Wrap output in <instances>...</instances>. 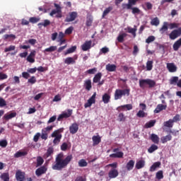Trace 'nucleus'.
I'll return each mask as SVG.
<instances>
[{"label":"nucleus","instance_id":"1","mask_svg":"<svg viewBox=\"0 0 181 181\" xmlns=\"http://www.w3.org/2000/svg\"><path fill=\"white\" fill-rule=\"evenodd\" d=\"M64 158V155L62 153L57 156L55 162L52 165L53 170H63L73 160V155H69L65 158Z\"/></svg>","mask_w":181,"mask_h":181},{"label":"nucleus","instance_id":"2","mask_svg":"<svg viewBox=\"0 0 181 181\" xmlns=\"http://www.w3.org/2000/svg\"><path fill=\"white\" fill-rule=\"evenodd\" d=\"M106 168H111V169L108 172V177L109 179H115L118 177L119 173L117 168H118V163L115 162L113 163H110L106 165Z\"/></svg>","mask_w":181,"mask_h":181},{"label":"nucleus","instance_id":"3","mask_svg":"<svg viewBox=\"0 0 181 181\" xmlns=\"http://www.w3.org/2000/svg\"><path fill=\"white\" fill-rule=\"evenodd\" d=\"M139 87L140 88H146L148 86V88H153L155 86H156V82L152 79H140L139 81Z\"/></svg>","mask_w":181,"mask_h":181},{"label":"nucleus","instance_id":"4","mask_svg":"<svg viewBox=\"0 0 181 181\" xmlns=\"http://www.w3.org/2000/svg\"><path fill=\"white\" fill-rule=\"evenodd\" d=\"M62 132H63V130L62 129L54 130L52 134L51 137L54 138L53 140L54 145H59L60 143V139H62Z\"/></svg>","mask_w":181,"mask_h":181},{"label":"nucleus","instance_id":"5","mask_svg":"<svg viewBox=\"0 0 181 181\" xmlns=\"http://www.w3.org/2000/svg\"><path fill=\"white\" fill-rule=\"evenodd\" d=\"M129 89H117L115 92V100H121L122 95H129Z\"/></svg>","mask_w":181,"mask_h":181},{"label":"nucleus","instance_id":"6","mask_svg":"<svg viewBox=\"0 0 181 181\" xmlns=\"http://www.w3.org/2000/svg\"><path fill=\"white\" fill-rule=\"evenodd\" d=\"M168 36L170 40H175L177 39V37H180V36H181V27L171 31Z\"/></svg>","mask_w":181,"mask_h":181},{"label":"nucleus","instance_id":"7","mask_svg":"<svg viewBox=\"0 0 181 181\" xmlns=\"http://www.w3.org/2000/svg\"><path fill=\"white\" fill-rule=\"evenodd\" d=\"M139 0H128V4L123 3L122 4V9H132L134 5H136V2Z\"/></svg>","mask_w":181,"mask_h":181},{"label":"nucleus","instance_id":"8","mask_svg":"<svg viewBox=\"0 0 181 181\" xmlns=\"http://www.w3.org/2000/svg\"><path fill=\"white\" fill-rule=\"evenodd\" d=\"M97 96V93H94L93 95L88 100V102L85 103V108H88L93 105V104H95V97Z\"/></svg>","mask_w":181,"mask_h":181},{"label":"nucleus","instance_id":"9","mask_svg":"<svg viewBox=\"0 0 181 181\" xmlns=\"http://www.w3.org/2000/svg\"><path fill=\"white\" fill-rule=\"evenodd\" d=\"M77 16H78L77 11L70 12L69 13V16L66 18L65 22H73L74 21H76V19L77 18Z\"/></svg>","mask_w":181,"mask_h":181},{"label":"nucleus","instance_id":"10","mask_svg":"<svg viewBox=\"0 0 181 181\" xmlns=\"http://www.w3.org/2000/svg\"><path fill=\"white\" fill-rule=\"evenodd\" d=\"M71 114H73V110L69 109L67 112H63L59 115L57 121H62L64 118H70V117H71Z\"/></svg>","mask_w":181,"mask_h":181},{"label":"nucleus","instance_id":"11","mask_svg":"<svg viewBox=\"0 0 181 181\" xmlns=\"http://www.w3.org/2000/svg\"><path fill=\"white\" fill-rule=\"evenodd\" d=\"M46 172H47V167H46V165H42L35 170V175L37 177L42 176V175H45Z\"/></svg>","mask_w":181,"mask_h":181},{"label":"nucleus","instance_id":"12","mask_svg":"<svg viewBox=\"0 0 181 181\" xmlns=\"http://www.w3.org/2000/svg\"><path fill=\"white\" fill-rule=\"evenodd\" d=\"M168 108V105L158 104L154 110V114H159L160 111H163Z\"/></svg>","mask_w":181,"mask_h":181},{"label":"nucleus","instance_id":"13","mask_svg":"<svg viewBox=\"0 0 181 181\" xmlns=\"http://www.w3.org/2000/svg\"><path fill=\"white\" fill-rule=\"evenodd\" d=\"M36 57V51L33 50L29 54V55L27 57V62L28 63H35V57Z\"/></svg>","mask_w":181,"mask_h":181},{"label":"nucleus","instance_id":"14","mask_svg":"<svg viewBox=\"0 0 181 181\" xmlns=\"http://www.w3.org/2000/svg\"><path fill=\"white\" fill-rule=\"evenodd\" d=\"M93 42L91 40L86 41L82 45L81 49L83 52H87V50H90L91 49V45Z\"/></svg>","mask_w":181,"mask_h":181},{"label":"nucleus","instance_id":"15","mask_svg":"<svg viewBox=\"0 0 181 181\" xmlns=\"http://www.w3.org/2000/svg\"><path fill=\"white\" fill-rule=\"evenodd\" d=\"M167 69L170 73H176L177 71V66L173 63H167Z\"/></svg>","mask_w":181,"mask_h":181},{"label":"nucleus","instance_id":"16","mask_svg":"<svg viewBox=\"0 0 181 181\" xmlns=\"http://www.w3.org/2000/svg\"><path fill=\"white\" fill-rule=\"evenodd\" d=\"M77 131H78V124L77 123H74L69 127V132L72 135L77 134Z\"/></svg>","mask_w":181,"mask_h":181},{"label":"nucleus","instance_id":"17","mask_svg":"<svg viewBox=\"0 0 181 181\" xmlns=\"http://www.w3.org/2000/svg\"><path fill=\"white\" fill-rule=\"evenodd\" d=\"M16 178L17 181H23L25 180V173L18 170L16 173Z\"/></svg>","mask_w":181,"mask_h":181},{"label":"nucleus","instance_id":"18","mask_svg":"<svg viewBox=\"0 0 181 181\" xmlns=\"http://www.w3.org/2000/svg\"><path fill=\"white\" fill-rule=\"evenodd\" d=\"M15 39H16V35L13 34H6L3 36V40L8 42H12V40H15Z\"/></svg>","mask_w":181,"mask_h":181},{"label":"nucleus","instance_id":"19","mask_svg":"<svg viewBox=\"0 0 181 181\" xmlns=\"http://www.w3.org/2000/svg\"><path fill=\"white\" fill-rule=\"evenodd\" d=\"M54 8H56V9H54L51 11V13H49L50 16H54V15H56V13L62 12V7H60L59 4L55 3L54 4Z\"/></svg>","mask_w":181,"mask_h":181},{"label":"nucleus","instance_id":"20","mask_svg":"<svg viewBox=\"0 0 181 181\" xmlns=\"http://www.w3.org/2000/svg\"><path fill=\"white\" fill-rule=\"evenodd\" d=\"M76 60H77V55H76L74 58L71 57L66 58L64 60V63L65 64L68 65L74 64L76 63Z\"/></svg>","mask_w":181,"mask_h":181},{"label":"nucleus","instance_id":"21","mask_svg":"<svg viewBox=\"0 0 181 181\" xmlns=\"http://www.w3.org/2000/svg\"><path fill=\"white\" fill-rule=\"evenodd\" d=\"M124 30H127L128 33L132 34L134 37H136V25H134V28L127 27V28L124 29Z\"/></svg>","mask_w":181,"mask_h":181},{"label":"nucleus","instance_id":"22","mask_svg":"<svg viewBox=\"0 0 181 181\" xmlns=\"http://www.w3.org/2000/svg\"><path fill=\"white\" fill-rule=\"evenodd\" d=\"M136 169H142V168H145V160L141 159V160H139L136 163V165H135Z\"/></svg>","mask_w":181,"mask_h":181},{"label":"nucleus","instance_id":"23","mask_svg":"<svg viewBox=\"0 0 181 181\" xmlns=\"http://www.w3.org/2000/svg\"><path fill=\"white\" fill-rule=\"evenodd\" d=\"M181 47V38L178 39L173 45V49L175 52H177Z\"/></svg>","mask_w":181,"mask_h":181},{"label":"nucleus","instance_id":"24","mask_svg":"<svg viewBox=\"0 0 181 181\" xmlns=\"http://www.w3.org/2000/svg\"><path fill=\"white\" fill-rule=\"evenodd\" d=\"M92 140H93V146H95L101 142V136H100L99 135L93 136L92 137Z\"/></svg>","mask_w":181,"mask_h":181},{"label":"nucleus","instance_id":"25","mask_svg":"<svg viewBox=\"0 0 181 181\" xmlns=\"http://www.w3.org/2000/svg\"><path fill=\"white\" fill-rule=\"evenodd\" d=\"M83 86L85 87L87 91H90L91 88H93V86L91 85V79H87L84 81Z\"/></svg>","mask_w":181,"mask_h":181},{"label":"nucleus","instance_id":"26","mask_svg":"<svg viewBox=\"0 0 181 181\" xmlns=\"http://www.w3.org/2000/svg\"><path fill=\"white\" fill-rule=\"evenodd\" d=\"M102 100L104 103V104H108L110 101H111V95L108 93H105L102 96Z\"/></svg>","mask_w":181,"mask_h":181},{"label":"nucleus","instance_id":"27","mask_svg":"<svg viewBox=\"0 0 181 181\" xmlns=\"http://www.w3.org/2000/svg\"><path fill=\"white\" fill-rule=\"evenodd\" d=\"M134 166H135V161L134 160H130L126 165V169L128 171L132 170Z\"/></svg>","mask_w":181,"mask_h":181},{"label":"nucleus","instance_id":"28","mask_svg":"<svg viewBox=\"0 0 181 181\" xmlns=\"http://www.w3.org/2000/svg\"><path fill=\"white\" fill-rule=\"evenodd\" d=\"M168 26H169V23L164 22L163 26L160 28V32L161 35H163V33L167 32V30L169 29Z\"/></svg>","mask_w":181,"mask_h":181},{"label":"nucleus","instance_id":"29","mask_svg":"<svg viewBox=\"0 0 181 181\" xmlns=\"http://www.w3.org/2000/svg\"><path fill=\"white\" fill-rule=\"evenodd\" d=\"M160 162L158 161L154 163L151 167H150V171L151 172H155L158 168H160Z\"/></svg>","mask_w":181,"mask_h":181},{"label":"nucleus","instance_id":"30","mask_svg":"<svg viewBox=\"0 0 181 181\" xmlns=\"http://www.w3.org/2000/svg\"><path fill=\"white\" fill-rule=\"evenodd\" d=\"M160 141H161L162 144H166V142H169V141H172V135L168 134V135L162 136L160 138Z\"/></svg>","mask_w":181,"mask_h":181},{"label":"nucleus","instance_id":"31","mask_svg":"<svg viewBox=\"0 0 181 181\" xmlns=\"http://www.w3.org/2000/svg\"><path fill=\"white\" fill-rule=\"evenodd\" d=\"M106 70L107 71H110V72L115 71V70H117V65L107 64L106 65Z\"/></svg>","mask_w":181,"mask_h":181},{"label":"nucleus","instance_id":"32","mask_svg":"<svg viewBox=\"0 0 181 181\" xmlns=\"http://www.w3.org/2000/svg\"><path fill=\"white\" fill-rule=\"evenodd\" d=\"M16 117V112H11L9 115H4L3 117V119H6V121H9V119H12V118H15Z\"/></svg>","mask_w":181,"mask_h":181},{"label":"nucleus","instance_id":"33","mask_svg":"<svg viewBox=\"0 0 181 181\" xmlns=\"http://www.w3.org/2000/svg\"><path fill=\"white\" fill-rule=\"evenodd\" d=\"M103 77V74L101 72H99L95 75L93 77V81L95 83H97L101 80V78Z\"/></svg>","mask_w":181,"mask_h":181},{"label":"nucleus","instance_id":"34","mask_svg":"<svg viewBox=\"0 0 181 181\" xmlns=\"http://www.w3.org/2000/svg\"><path fill=\"white\" fill-rule=\"evenodd\" d=\"M44 163L45 160H43V158H42V156H37L36 160V168L42 166Z\"/></svg>","mask_w":181,"mask_h":181},{"label":"nucleus","instance_id":"35","mask_svg":"<svg viewBox=\"0 0 181 181\" xmlns=\"http://www.w3.org/2000/svg\"><path fill=\"white\" fill-rule=\"evenodd\" d=\"M52 155H53V147H49L44 155V158L45 159H47V158H50Z\"/></svg>","mask_w":181,"mask_h":181},{"label":"nucleus","instance_id":"36","mask_svg":"<svg viewBox=\"0 0 181 181\" xmlns=\"http://www.w3.org/2000/svg\"><path fill=\"white\" fill-rule=\"evenodd\" d=\"M93 16L88 15L86 16V26H88V27L91 26V25H93Z\"/></svg>","mask_w":181,"mask_h":181},{"label":"nucleus","instance_id":"37","mask_svg":"<svg viewBox=\"0 0 181 181\" xmlns=\"http://www.w3.org/2000/svg\"><path fill=\"white\" fill-rule=\"evenodd\" d=\"M150 139L153 142V144H159V136L155 134L151 135Z\"/></svg>","mask_w":181,"mask_h":181},{"label":"nucleus","instance_id":"38","mask_svg":"<svg viewBox=\"0 0 181 181\" xmlns=\"http://www.w3.org/2000/svg\"><path fill=\"white\" fill-rule=\"evenodd\" d=\"M155 124H156V119L150 120L148 122L146 123L145 128H152V127H155Z\"/></svg>","mask_w":181,"mask_h":181},{"label":"nucleus","instance_id":"39","mask_svg":"<svg viewBox=\"0 0 181 181\" xmlns=\"http://www.w3.org/2000/svg\"><path fill=\"white\" fill-rule=\"evenodd\" d=\"M127 36H128V34L123 33L119 35V36L117 37V41L119 43H122V42H124V38L127 37Z\"/></svg>","mask_w":181,"mask_h":181},{"label":"nucleus","instance_id":"40","mask_svg":"<svg viewBox=\"0 0 181 181\" xmlns=\"http://www.w3.org/2000/svg\"><path fill=\"white\" fill-rule=\"evenodd\" d=\"M56 50H57V46H51L48 48H46L43 52L44 53H46V52H48V53H52V52H56Z\"/></svg>","mask_w":181,"mask_h":181},{"label":"nucleus","instance_id":"41","mask_svg":"<svg viewBox=\"0 0 181 181\" xmlns=\"http://www.w3.org/2000/svg\"><path fill=\"white\" fill-rule=\"evenodd\" d=\"M112 9H113L112 6H109L106 8L103 13L102 18H105V16H107V15H108V13H110V12H111Z\"/></svg>","mask_w":181,"mask_h":181},{"label":"nucleus","instance_id":"42","mask_svg":"<svg viewBox=\"0 0 181 181\" xmlns=\"http://www.w3.org/2000/svg\"><path fill=\"white\" fill-rule=\"evenodd\" d=\"M178 81H179V77H177V76H173L170 79V84H171L173 86H176V84H177Z\"/></svg>","mask_w":181,"mask_h":181},{"label":"nucleus","instance_id":"43","mask_svg":"<svg viewBox=\"0 0 181 181\" xmlns=\"http://www.w3.org/2000/svg\"><path fill=\"white\" fill-rule=\"evenodd\" d=\"M156 178L158 179V180H160L163 179V170H160L156 173Z\"/></svg>","mask_w":181,"mask_h":181},{"label":"nucleus","instance_id":"44","mask_svg":"<svg viewBox=\"0 0 181 181\" xmlns=\"http://www.w3.org/2000/svg\"><path fill=\"white\" fill-rule=\"evenodd\" d=\"M159 23H160V21H159V18H158V17L153 18L151 22V25L153 26H159Z\"/></svg>","mask_w":181,"mask_h":181},{"label":"nucleus","instance_id":"45","mask_svg":"<svg viewBox=\"0 0 181 181\" xmlns=\"http://www.w3.org/2000/svg\"><path fill=\"white\" fill-rule=\"evenodd\" d=\"M158 146L155 145V144H152L148 149V153H153V152H155V151H158Z\"/></svg>","mask_w":181,"mask_h":181},{"label":"nucleus","instance_id":"46","mask_svg":"<svg viewBox=\"0 0 181 181\" xmlns=\"http://www.w3.org/2000/svg\"><path fill=\"white\" fill-rule=\"evenodd\" d=\"M28 155V152L26 151H18L15 153V158H21V156H26Z\"/></svg>","mask_w":181,"mask_h":181},{"label":"nucleus","instance_id":"47","mask_svg":"<svg viewBox=\"0 0 181 181\" xmlns=\"http://www.w3.org/2000/svg\"><path fill=\"white\" fill-rule=\"evenodd\" d=\"M153 69V61H148L146 62V70L151 71Z\"/></svg>","mask_w":181,"mask_h":181},{"label":"nucleus","instance_id":"48","mask_svg":"<svg viewBox=\"0 0 181 181\" xmlns=\"http://www.w3.org/2000/svg\"><path fill=\"white\" fill-rule=\"evenodd\" d=\"M145 5H146V8H145V6L144 5H142V8L144 11H146V10L151 11V9H152V8L153 6L151 2H146Z\"/></svg>","mask_w":181,"mask_h":181},{"label":"nucleus","instance_id":"49","mask_svg":"<svg viewBox=\"0 0 181 181\" xmlns=\"http://www.w3.org/2000/svg\"><path fill=\"white\" fill-rule=\"evenodd\" d=\"M87 165H88V163H87L85 159H81L78 161V166L80 168H86Z\"/></svg>","mask_w":181,"mask_h":181},{"label":"nucleus","instance_id":"50","mask_svg":"<svg viewBox=\"0 0 181 181\" xmlns=\"http://www.w3.org/2000/svg\"><path fill=\"white\" fill-rule=\"evenodd\" d=\"M164 127H167V128H172L173 127V120L170 119L168 121L165 122Z\"/></svg>","mask_w":181,"mask_h":181},{"label":"nucleus","instance_id":"51","mask_svg":"<svg viewBox=\"0 0 181 181\" xmlns=\"http://www.w3.org/2000/svg\"><path fill=\"white\" fill-rule=\"evenodd\" d=\"M132 13H133V15H139V13H141V10L139 9V8L138 7H132Z\"/></svg>","mask_w":181,"mask_h":181},{"label":"nucleus","instance_id":"52","mask_svg":"<svg viewBox=\"0 0 181 181\" xmlns=\"http://www.w3.org/2000/svg\"><path fill=\"white\" fill-rule=\"evenodd\" d=\"M53 128H54V126H53V125L48 126V127L42 129V132H46L47 134V132H50V131H53Z\"/></svg>","mask_w":181,"mask_h":181},{"label":"nucleus","instance_id":"53","mask_svg":"<svg viewBox=\"0 0 181 181\" xmlns=\"http://www.w3.org/2000/svg\"><path fill=\"white\" fill-rule=\"evenodd\" d=\"M77 49L76 46H73L71 48L68 49L66 52H65L66 54H70V53H74V51Z\"/></svg>","mask_w":181,"mask_h":181},{"label":"nucleus","instance_id":"54","mask_svg":"<svg viewBox=\"0 0 181 181\" xmlns=\"http://www.w3.org/2000/svg\"><path fill=\"white\" fill-rule=\"evenodd\" d=\"M1 179L4 181H9V174L6 173L1 174Z\"/></svg>","mask_w":181,"mask_h":181},{"label":"nucleus","instance_id":"55","mask_svg":"<svg viewBox=\"0 0 181 181\" xmlns=\"http://www.w3.org/2000/svg\"><path fill=\"white\" fill-rule=\"evenodd\" d=\"M168 26L170 29H177L179 28V23H168Z\"/></svg>","mask_w":181,"mask_h":181},{"label":"nucleus","instance_id":"56","mask_svg":"<svg viewBox=\"0 0 181 181\" xmlns=\"http://www.w3.org/2000/svg\"><path fill=\"white\" fill-rule=\"evenodd\" d=\"M118 121H119V122H124L125 119H127V118L125 117V115H124V113H119L118 115Z\"/></svg>","mask_w":181,"mask_h":181},{"label":"nucleus","instance_id":"57","mask_svg":"<svg viewBox=\"0 0 181 181\" xmlns=\"http://www.w3.org/2000/svg\"><path fill=\"white\" fill-rule=\"evenodd\" d=\"M40 21V18L37 17H30L29 19V22L30 23H37Z\"/></svg>","mask_w":181,"mask_h":181},{"label":"nucleus","instance_id":"58","mask_svg":"<svg viewBox=\"0 0 181 181\" xmlns=\"http://www.w3.org/2000/svg\"><path fill=\"white\" fill-rule=\"evenodd\" d=\"M42 25L44 28H46L50 25V21L45 20L43 23H40L37 24V26H40Z\"/></svg>","mask_w":181,"mask_h":181},{"label":"nucleus","instance_id":"59","mask_svg":"<svg viewBox=\"0 0 181 181\" xmlns=\"http://www.w3.org/2000/svg\"><path fill=\"white\" fill-rule=\"evenodd\" d=\"M15 49H16L15 45H10L9 47L4 49V52L5 53H8V52H12L13 50H15Z\"/></svg>","mask_w":181,"mask_h":181},{"label":"nucleus","instance_id":"60","mask_svg":"<svg viewBox=\"0 0 181 181\" xmlns=\"http://www.w3.org/2000/svg\"><path fill=\"white\" fill-rule=\"evenodd\" d=\"M0 146L1 148H6V146H8V141H6V139L1 140Z\"/></svg>","mask_w":181,"mask_h":181},{"label":"nucleus","instance_id":"61","mask_svg":"<svg viewBox=\"0 0 181 181\" xmlns=\"http://www.w3.org/2000/svg\"><path fill=\"white\" fill-rule=\"evenodd\" d=\"M74 29V28H73V26L66 28L65 30V35H71V33H73Z\"/></svg>","mask_w":181,"mask_h":181},{"label":"nucleus","instance_id":"62","mask_svg":"<svg viewBox=\"0 0 181 181\" xmlns=\"http://www.w3.org/2000/svg\"><path fill=\"white\" fill-rule=\"evenodd\" d=\"M155 40V36L151 35L146 40V43H152Z\"/></svg>","mask_w":181,"mask_h":181},{"label":"nucleus","instance_id":"63","mask_svg":"<svg viewBox=\"0 0 181 181\" xmlns=\"http://www.w3.org/2000/svg\"><path fill=\"white\" fill-rule=\"evenodd\" d=\"M28 83H30V84H35V83H36V77L31 76V78L28 79Z\"/></svg>","mask_w":181,"mask_h":181},{"label":"nucleus","instance_id":"64","mask_svg":"<svg viewBox=\"0 0 181 181\" xmlns=\"http://www.w3.org/2000/svg\"><path fill=\"white\" fill-rule=\"evenodd\" d=\"M39 138H40V133H37L34 137H33V141L34 142H38L39 141Z\"/></svg>","mask_w":181,"mask_h":181}]
</instances>
